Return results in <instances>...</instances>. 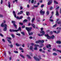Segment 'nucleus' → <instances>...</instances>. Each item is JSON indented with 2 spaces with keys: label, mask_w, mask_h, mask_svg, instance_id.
Returning a JSON list of instances; mask_svg holds the SVG:
<instances>
[{
  "label": "nucleus",
  "mask_w": 61,
  "mask_h": 61,
  "mask_svg": "<svg viewBox=\"0 0 61 61\" xmlns=\"http://www.w3.org/2000/svg\"><path fill=\"white\" fill-rule=\"evenodd\" d=\"M32 27H25V29L26 30H27L28 31L29 36H30V35H33V33L32 32L31 33L30 32H31V30L32 29Z\"/></svg>",
  "instance_id": "nucleus-1"
},
{
  "label": "nucleus",
  "mask_w": 61,
  "mask_h": 61,
  "mask_svg": "<svg viewBox=\"0 0 61 61\" xmlns=\"http://www.w3.org/2000/svg\"><path fill=\"white\" fill-rule=\"evenodd\" d=\"M40 33H41L42 34H38V35L40 36H44L45 34V32L44 31H42L40 32Z\"/></svg>",
  "instance_id": "nucleus-2"
},
{
  "label": "nucleus",
  "mask_w": 61,
  "mask_h": 61,
  "mask_svg": "<svg viewBox=\"0 0 61 61\" xmlns=\"http://www.w3.org/2000/svg\"><path fill=\"white\" fill-rule=\"evenodd\" d=\"M33 58L34 59L36 60V61H39L41 59V57L40 56L39 57V58H36V56L34 57Z\"/></svg>",
  "instance_id": "nucleus-3"
},
{
  "label": "nucleus",
  "mask_w": 61,
  "mask_h": 61,
  "mask_svg": "<svg viewBox=\"0 0 61 61\" xmlns=\"http://www.w3.org/2000/svg\"><path fill=\"white\" fill-rule=\"evenodd\" d=\"M45 11H43L42 10H41L40 11V14L41 15H43L45 14Z\"/></svg>",
  "instance_id": "nucleus-4"
},
{
  "label": "nucleus",
  "mask_w": 61,
  "mask_h": 61,
  "mask_svg": "<svg viewBox=\"0 0 61 61\" xmlns=\"http://www.w3.org/2000/svg\"><path fill=\"white\" fill-rule=\"evenodd\" d=\"M7 26V25H6V24H5L4 25V26H3L5 27V28H4L3 29V30H4V31H6Z\"/></svg>",
  "instance_id": "nucleus-5"
},
{
  "label": "nucleus",
  "mask_w": 61,
  "mask_h": 61,
  "mask_svg": "<svg viewBox=\"0 0 61 61\" xmlns=\"http://www.w3.org/2000/svg\"><path fill=\"white\" fill-rule=\"evenodd\" d=\"M11 22L12 23H13V25L14 26H15V27L16 28H17V27H16V25L15 24V21L12 20Z\"/></svg>",
  "instance_id": "nucleus-6"
},
{
  "label": "nucleus",
  "mask_w": 61,
  "mask_h": 61,
  "mask_svg": "<svg viewBox=\"0 0 61 61\" xmlns=\"http://www.w3.org/2000/svg\"><path fill=\"white\" fill-rule=\"evenodd\" d=\"M48 3L47 5H51V4H52V0H48Z\"/></svg>",
  "instance_id": "nucleus-7"
},
{
  "label": "nucleus",
  "mask_w": 61,
  "mask_h": 61,
  "mask_svg": "<svg viewBox=\"0 0 61 61\" xmlns=\"http://www.w3.org/2000/svg\"><path fill=\"white\" fill-rule=\"evenodd\" d=\"M45 36H46L47 38V39H51V37L49 36V35H48V34H46L45 35Z\"/></svg>",
  "instance_id": "nucleus-8"
},
{
  "label": "nucleus",
  "mask_w": 61,
  "mask_h": 61,
  "mask_svg": "<svg viewBox=\"0 0 61 61\" xmlns=\"http://www.w3.org/2000/svg\"><path fill=\"white\" fill-rule=\"evenodd\" d=\"M10 32H18V30H11L10 29Z\"/></svg>",
  "instance_id": "nucleus-9"
},
{
  "label": "nucleus",
  "mask_w": 61,
  "mask_h": 61,
  "mask_svg": "<svg viewBox=\"0 0 61 61\" xmlns=\"http://www.w3.org/2000/svg\"><path fill=\"white\" fill-rule=\"evenodd\" d=\"M4 22L2 23L1 25V26H2V27H3V26H4L5 25V20H4Z\"/></svg>",
  "instance_id": "nucleus-10"
},
{
  "label": "nucleus",
  "mask_w": 61,
  "mask_h": 61,
  "mask_svg": "<svg viewBox=\"0 0 61 61\" xmlns=\"http://www.w3.org/2000/svg\"><path fill=\"white\" fill-rule=\"evenodd\" d=\"M58 20H59V19H57V21L56 22V23H57L58 24H61V21H60L58 22Z\"/></svg>",
  "instance_id": "nucleus-11"
},
{
  "label": "nucleus",
  "mask_w": 61,
  "mask_h": 61,
  "mask_svg": "<svg viewBox=\"0 0 61 61\" xmlns=\"http://www.w3.org/2000/svg\"><path fill=\"white\" fill-rule=\"evenodd\" d=\"M13 15L14 16L15 18H16V14H15V11H13Z\"/></svg>",
  "instance_id": "nucleus-12"
},
{
  "label": "nucleus",
  "mask_w": 61,
  "mask_h": 61,
  "mask_svg": "<svg viewBox=\"0 0 61 61\" xmlns=\"http://www.w3.org/2000/svg\"><path fill=\"white\" fill-rule=\"evenodd\" d=\"M16 19H22V18H23V16H21L20 17H19L17 16L16 17Z\"/></svg>",
  "instance_id": "nucleus-13"
},
{
  "label": "nucleus",
  "mask_w": 61,
  "mask_h": 61,
  "mask_svg": "<svg viewBox=\"0 0 61 61\" xmlns=\"http://www.w3.org/2000/svg\"><path fill=\"white\" fill-rule=\"evenodd\" d=\"M56 15L57 16H58V15H59L58 12V11L57 10H56Z\"/></svg>",
  "instance_id": "nucleus-14"
},
{
  "label": "nucleus",
  "mask_w": 61,
  "mask_h": 61,
  "mask_svg": "<svg viewBox=\"0 0 61 61\" xmlns=\"http://www.w3.org/2000/svg\"><path fill=\"white\" fill-rule=\"evenodd\" d=\"M56 43L57 44H60L61 43V41H56Z\"/></svg>",
  "instance_id": "nucleus-15"
},
{
  "label": "nucleus",
  "mask_w": 61,
  "mask_h": 61,
  "mask_svg": "<svg viewBox=\"0 0 61 61\" xmlns=\"http://www.w3.org/2000/svg\"><path fill=\"white\" fill-rule=\"evenodd\" d=\"M8 6L9 8H10V7H11V4H10V2H8Z\"/></svg>",
  "instance_id": "nucleus-16"
},
{
  "label": "nucleus",
  "mask_w": 61,
  "mask_h": 61,
  "mask_svg": "<svg viewBox=\"0 0 61 61\" xmlns=\"http://www.w3.org/2000/svg\"><path fill=\"white\" fill-rule=\"evenodd\" d=\"M26 56L29 58V59H31V58H32L29 55H26Z\"/></svg>",
  "instance_id": "nucleus-17"
},
{
  "label": "nucleus",
  "mask_w": 61,
  "mask_h": 61,
  "mask_svg": "<svg viewBox=\"0 0 61 61\" xmlns=\"http://www.w3.org/2000/svg\"><path fill=\"white\" fill-rule=\"evenodd\" d=\"M51 45L50 44H49L47 45L46 46L47 48H49V47H51Z\"/></svg>",
  "instance_id": "nucleus-18"
},
{
  "label": "nucleus",
  "mask_w": 61,
  "mask_h": 61,
  "mask_svg": "<svg viewBox=\"0 0 61 61\" xmlns=\"http://www.w3.org/2000/svg\"><path fill=\"white\" fill-rule=\"evenodd\" d=\"M16 46H21V44H19L16 43Z\"/></svg>",
  "instance_id": "nucleus-19"
},
{
  "label": "nucleus",
  "mask_w": 61,
  "mask_h": 61,
  "mask_svg": "<svg viewBox=\"0 0 61 61\" xmlns=\"http://www.w3.org/2000/svg\"><path fill=\"white\" fill-rule=\"evenodd\" d=\"M40 43H44V41L43 40L42 41L41 40H40Z\"/></svg>",
  "instance_id": "nucleus-20"
},
{
  "label": "nucleus",
  "mask_w": 61,
  "mask_h": 61,
  "mask_svg": "<svg viewBox=\"0 0 61 61\" xmlns=\"http://www.w3.org/2000/svg\"><path fill=\"white\" fill-rule=\"evenodd\" d=\"M30 50H32V51H33V50H32V49H33V46H30Z\"/></svg>",
  "instance_id": "nucleus-21"
},
{
  "label": "nucleus",
  "mask_w": 61,
  "mask_h": 61,
  "mask_svg": "<svg viewBox=\"0 0 61 61\" xmlns=\"http://www.w3.org/2000/svg\"><path fill=\"white\" fill-rule=\"evenodd\" d=\"M40 43V40H39L38 41H36V42H35V43L36 44H38V43Z\"/></svg>",
  "instance_id": "nucleus-22"
},
{
  "label": "nucleus",
  "mask_w": 61,
  "mask_h": 61,
  "mask_svg": "<svg viewBox=\"0 0 61 61\" xmlns=\"http://www.w3.org/2000/svg\"><path fill=\"white\" fill-rule=\"evenodd\" d=\"M51 37V39H54L55 37V36L54 35H52Z\"/></svg>",
  "instance_id": "nucleus-23"
},
{
  "label": "nucleus",
  "mask_w": 61,
  "mask_h": 61,
  "mask_svg": "<svg viewBox=\"0 0 61 61\" xmlns=\"http://www.w3.org/2000/svg\"><path fill=\"white\" fill-rule=\"evenodd\" d=\"M26 14L27 15H30L29 12L27 11L26 12Z\"/></svg>",
  "instance_id": "nucleus-24"
},
{
  "label": "nucleus",
  "mask_w": 61,
  "mask_h": 61,
  "mask_svg": "<svg viewBox=\"0 0 61 61\" xmlns=\"http://www.w3.org/2000/svg\"><path fill=\"white\" fill-rule=\"evenodd\" d=\"M20 56H21V57H22V58H25V57H24V56H23L21 54H20Z\"/></svg>",
  "instance_id": "nucleus-25"
},
{
  "label": "nucleus",
  "mask_w": 61,
  "mask_h": 61,
  "mask_svg": "<svg viewBox=\"0 0 61 61\" xmlns=\"http://www.w3.org/2000/svg\"><path fill=\"white\" fill-rule=\"evenodd\" d=\"M7 40H9H9H11V39H12V38H10V37H7Z\"/></svg>",
  "instance_id": "nucleus-26"
},
{
  "label": "nucleus",
  "mask_w": 61,
  "mask_h": 61,
  "mask_svg": "<svg viewBox=\"0 0 61 61\" xmlns=\"http://www.w3.org/2000/svg\"><path fill=\"white\" fill-rule=\"evenodd\" d=\"M27 22V20L25 19L24 21H23V22L24 23H25V22Z\"/></svg>",
  "instance_id": "nucleus-27"
},
{
  "label": "nucleus",
  "mask_w": 61,
  "mask_h": 61,
  "mask_svg": "<svg viewBox=\"0 0 61 61\" xmlns=\"http://www.w3.org/2000/svg\"><path fill=\"white\" fill-rule=\"evenodd\" d=\"M53 55V56H56L57 55V54L56 53H53L52 54Z\"/></svg>",
  "instance_id": "nucleus-28"
},
{
  "label": "nucleus",
  "mask_w": 61,
  "mask_h": 61,
  "mask_svg": "<svg viewBox=\"0 0 61 61\" xmlns=\"http://www.w3.org/2000/svg\"><path fill=\"white\" fill-rule=\"evenodd\" d=\"M54 3H55V4H58V2H57L56 1V0H54Z\"/></svg>",
  "instance_id": "nucleus-29"
},
{
  "label": "nucleus",
  "mask_w": 61,
  "mask_h": 61,
  "mask_svg": "<svg viewBox=\"0 0 61 61\" xmlns=\"http://www.w3.org/2000/svg\"><path fill=\"white\" fill-rule=\"evenodd\" d=\"M46 14L47 15H48L49 14V11L48 10H47L46 12Z\"/></svg>",
  "instance_id": "nucleus-30"
},
{
  "label": "nucleus",
  "mask_w": 61,
  "mask_h": 61,
  "mask_svg": "<svg viewBox=\"0 0 61 61\" xmlns=\"http://www.w3.org/2000/svg\"><path fill=\"white\" fill-rule=\"evenodd\" d=\"M34 46L35 47H38V46H39V45H38L35 44L34 45Z\"/></svg>",
  "instance_id": "nucleus-31"
},
{
  "label": "nucleus",
  "mask_w": 61,
  "mask_h": 61,
  "mask_svg": "<svg viewBox=\"0 0 61 61\" xmlns=\"http://www.w3.org/2000/svg\"><path fill=\"white\" fill-rule=\"evenodd\" d=\"M18 30V31H19V30L20 31H21V27H19V29H18V30Z\"/></svg>",
  "instance_id": "nucleus-32"
},
{
  "label": "nucleus",
  "mask_w": 61,
  "mask_h": 61,
  "mask_svg": "<svg viewBox=\"0 0 61 61\" xmlns=\"http://www.w3.org/2000/svg\"><path fill=\"white\" fill-rule=\"evenodd\" d=\"M35 18H33L32 20H31L32 22H33L34 21V20H35Z\"/></svg>",
  "instance_id": "nucleus-33"
},
{
  "label": "nucleus",
  "mask_w": 61,
  "mask_h": 61,
  "mask_svg": "<svg viewBox=\"0 0 61 61\" xmlns=\"http://www.w3.org/2000/svg\"><path fill=\"white\" fill-rule=\"evenodd\" d=\"M29 54L30 56H33V54H32V53L31 52H30L29 53Z\"/></svg>",
  "instance_id": "nucleus-34"
},
{
  "label": "nucleus",
  "mask_w": 61,
  "mask_h": 61,
  "mask_svg": "<svg viewBox=\"0 0 61 61\" xmlns=\"http://www.w3.org/2000/svg\"><path fill=\"white\" fill-rule=\"evenodd\" d=\"M11 36L13 38H14L15 37V36H14V35L13 34H12L11 35Z\"/></svg>",
  "instance_id": "nucleus-35"
},
{
  "label": "nucleus",
  "mask_w": 61,
  "mask_h": 61,
  "mask_svg": "<svg viewBox=\"0 0 61 61\" xmlns=\"http://www.w3.org/2000/svg\"><path fill=\"white\" fill-rule=\"evenodd\" d=\"M7 41L9 42V43L10 44H11V41L9 40H7Z\"/></svg>",
  "instance_id": "nucleus-36"
},
{
  "label": "nucleus",
  "mask_w": 61,
  "mask_h": 61,
  "mask_svg": "<svg viewBox=\"0 0 61 61\" xmlns=\"http://www.w3.org/2000/svg\"><path fill=\"white\" fill-rule=\"evenodd\" d=\"M34 7H35L36 8H37L38 7V6L37 5H34L33 6Z\"/></svg>",
  "instance_id": "nucleus-37"
},
{
  "label": "nucleus",
  "mask_w": 61,
  "mask_h": 61,
  "mask_svg": "<svg viewBox=\"0 0 61 61\" xmlns=\"http://www.w3.org/2000/svg\"><path fill=\"white\" fill-rule=\"evenodd\" d=\"M57 29H58L59 30H61V28L58 27L57 28Z\"/></svg>",
  "instance_id": "nucleus-38"
},
{
  "label": "nucleus",
  "mask_w": 61,
  "mask_h": 61,
  "mask_svg": "<svg viewBox=\"0 0 61 61\" xmlns=\"http://www.w3.org/2000/svg\"><path fill=\"white\" fill-rule=\"evenodd\" d=\"M57 25L56 24L55 25H54L53 26V27H56V26Z\"/></svg>",
  "instance_id": "nucleus-39"
},
{
  "label": "nucleus",
  "mask_w": 61,
  "mask_h": 61,
  "mask_svg": "<svg viewBox=\"0 0 61 61\" xmlns=\"http://www.w3.org/2000/svg\"><path fill=\"white\" fill-rule=\"evenodd\" d=\"M34 49L35 50H37V47H35L34 48Z\"/></svg>",
  "instance_id": "nucleus-40"
},
{
  "label": "nucleus",
  "mask_w": 61,
  "mask_h": 61,
  "mask_svg": "<svg viewBox=\"0 0 61 61\" xmlns=\"http://www.w3.org/2000/svg\"><path fill=\"white\" fill-rule=\"evenodd\" d=\"M31 25L33 26V28H35V25H34V24H32Z\"/></svg>",
  "instance_id": "nucleus-41"
},
{
  "label": "nucleus",
  "mask_w": 61,
  "mask_h": 61,
  "mask_svg": "<svg viewBox=\"0 0 61 61\" xmlns=\"http://www.w3.org/2000/svg\"><path fill=\"white\" fill-rule=\"evenodd\" d=\"M21 34H22L23 35H25V32H21Z\"/></svg>",
  "instance_id": "nucleus-42"
},
{
  "label": "nucleus",
  "mask_w": 61,
  "mask_h": 61,
  "mask_svg": "<svg viewBox=\"0 0 61 61\" xmlns=\"http://www.w3.org/2000/svg\"><path fill=\"white\" fill-rule=\"evenodd\" d=\"M60 30H57V32H56V34H58V33H60Z\"/></svg>",
  "instance_id": "nucleus-43"
},
{
  "label": "nucleus",
  "mask_w": 61,
  "mask_h": 61,
  "mask_svg": "<svg viewBox=\"0 0 61 61\" xmlns=\"http://www.w3.org/2000/svg\"><path fill=\"white\" fill-rule=\"evenodd\" d=\"M14 52L15 53H18V52L17 51H14Z\"/></svg>",
  "instance_id": "nucleus-44"
},
{
  "label": "nucleus",
  "mask_w": 61,
  "mask_h": 61,
  "mask_svg": "<svg viewBox=\"0 0 61 61\" xmlns=\"http://www.w3.org/2000/svg\"><path fill=\"white\" fill-rule=\"evenodd\" d=\"M50 9L51 10H52V9H53V7H51L50 8Z\"/></svg>",
  "instance_id": "nucleus-45"
},
{
  "label": "nucleus",
  "mask_w": 61,
  "mask_h": 61,
  "mask_svg": "<svg viewBox=\"0 0 61 61\" xmlns=\"http://www.w3.org/2000/svg\"><path fill=\"white\" fill-rule=\"evenodd\" d=\"M19 24H20V25H23V23H21L20 22H19Z\"/></svg>",
  "instance_id": "nucleus-46"
},
{
  "label": "nucleus",
  "mask_w": 61,
  "mask_h": 61,
  "mask_svg": "<svg viewBox=\"0 0 61 61\" xmlns=\"http://www.w3.org/2000/svg\"><path fill=\"white\" fill-rule=\"evenodd\" d=\"M50 21H51V22H53V21H54L53 20H52L51 19H50Z\"/></svg>",
  "instance_id": "nucleus-47"
},
{
  "label": "nucleus",
  "mask_w": 61,
  "mask_h": 61,
  "mask_svg": "<svg viewBox=\"0 0 61 61\" xmlns=\"http://www.w3.org/2000/svg\"><path fill=\"white\" fill-rule=\"evenodd\" d=\"M34 0H32L31 3L32 4H33L34 3Z\"/></svg>",
  "instance_id": "nucleus-48"
},
{
  "label": "nucleus",
  "mask_w": 61,
  "mask_h": 61,
  "mask_svg": "<svg viewBox=\"0 0 61 61\" xmlns=\"http://www.w3.org/2000/svg\"><path fill=\"white\" fill-rule=\"evenodd\" d=\"M36 20L37 22H40V20H38V18H37Z\"/></svg>",
  "instance_id": "nucleus-49"
},
{
  "label": "nucleus",
  "mask_w": 61,
  "mask_h": 61,
  "mask_svg": "<svg viewBox=\"0 0 61 61\" xmlns=\"http://www.w3.org/2000/svg\"><path fill=\"white\" fill-rule=\"evenodd\" d=\"M3 0H1V1L0 2V3L1 4H3Z\"/></svg>",
  "instance_id": "nucleus-50"
},
{
  "label": "nucleus",
  "mask_w": 61,
  "mask_h": 61,
  "mask_svg": "<svg viewBox=\"0 0 61 61\" xmlns=\"http://www.w3.org/2000/svg\"><path fill=\"white\" fill-rule=\"evenodd\" d=\"M10 46L11 48H12V47H13V45H10Z\"/></svg>",
  "instance_id": "nucleus-51"
},
{
  "label": "nucleus",
  "mask_w": 61,
  "mask_h": 61,
  "mask_svg": "<svg viewBox=\"0 0 61 61\" xmlns=\"http://www.w3.org/2000/svg\"><path fill=\"white\" fill-rule=\"evenodd\" d=\"M0 36H2V37H4V36H3V35H2L1 34H0Z\"/></svg>",
  "instance_id": "nucleus-52"
},
{
  "label": "nucleus",
  "mask_w": 61,
  "mask_h": 61,
  "mask_svg": "<svg viewBox=\"0 0 61 61\" xmlns=\"http://www.w3.org/2000/svg\"><path fill=\"white\" fill-rule=\"evenodd\" d=\"M20 13H21V14H22L23 13V11L21 10L20 11Z\"/></svg>",
  "instance_id": "nucleus-53"
},
{
  "label": "nucleus",
  "mask_w": 61,
  "mask_h": 61,
  "mask_svg": "<svg viewBox=\"0 0 61 61\" xmlns=\"http://www.w3.org/2000/svg\"><path fill=\"white\" fill-rule=\"evenodd\" d=\"M16 35H17V36H20V34L19 33H17L16 34Z\"/></svg>",
  "instance_id": "nucleus-54"
},
{
  "label": "nucleus",
  "mask_w": 61,
  "mask_h": 61,
  "mask_svg": "<svg viewBox=\"0 0 61 61\" xmlns=\"http://www.w3.org/2000/svg\"><path fill=\"white\" fill-rule=\"evenodd\" d=\"M57 51H58V52H60V53H61V50H57Z\"/></svg>",
  "instance_id": "nucleus-55"
},
{
  "label": "nucleus",
  "mask_w": 61,
  "mask_h": 61,
  "mask_svg": "<svg viewBox=\"0 0 61 61\" xmlns=\"http://www.w3.org/2000/svg\"><path fill=\"white\" fill-rule=\"evenodd\" d=\"M44 5H41V7L42 8L43 7H44Z\"/></svg>",
  "instance_id": "nucleus-56"
},
{
  "label": "nucleus",
  "mask_w": 61,
  "mask_h": 61,
  "mask_svg": "<svg viewBox=\"0 0 61 61\" xmlns=\"http://www.w3.org/2000/svg\"><path fill=\"white\" fill-rule=\"evenodd\" d=\"M19 49L20 50H23V48H21V47H20L19 48Z\"/></svg>",
  "instance_id": "nucleus-57"
},
{
  "label": "nucleus",
  "mask_w": 61,
  "mask_h": 61,
  "mask_svg": "<svg viewBox=\"0 0 61 61\" xmlns=\"http://www.w3.org/2000/svg\"><path fill=\"white\" fill-rule=\"evenodd\" d=\"M53 51H55L56 50V49L55 48H54L53 49Z\"/></svg>",
  "instance_id": "nucleus-58"
},
{
  "label": "nucleus",
  "mask_w": 61,
  "mask_h": 61,
  "mask_svg": "<svg viewBox=\"0 0 61 61\" xmlns=\"http://www.w3.org/2000/svg\"><path fill=\"white\" fill-rule=\"evenodd\" d=\"M0 17H3V15H0Z\"/></svg>",
  "instance_id": "nucleus-59"
},
{
  "label": "nucleus",
  "mask_w": 61,
  "mask_h": 61,
  "mask_svg": "<svg viewBox=\"0 0 61 61\" xmlns=\"http://www.w3.org/2000/svg\"><path fill=\"white\" fill-rule=\"evenodd\" d=\"M27 19H28L29 20V21H30V18L29 17H28V18Z\"/></svg>",
  "instance_id": "nucleus-60"
},
{
  "label": "nucleus",
  "mask_w": 61,
  "mask_h": 61,
  "mask_svg": "<svg viewBox=\"0 0 61 61\" xmlns=\"http://www.w3.org/2000/svg\"><path fill=\"white\" fill-rule=\"evenodd\" d=\"M33 38V37L32 36H30V39H32Z\"/></svg>",
  "instance_id": "nucleus-61"
},
{
  "label": "nucleus",
  "mask_w": 61,
  "mask_h": 61,
  "mask_svg": "<svg viewBox=\"0 0 61 61\" xmlns=\"http://www.w3.org/2000/svg\"><path fill=\"white\" fill-rule=\"evenodd\" d=\"M2 40L4 42H5V41L4 39H3Z\"/></svg>",
  "instance_id": "nucleus-62"
},
{
  "label": "nucleus",
  "mask_w": 61,
  "mask_h": 61,
  "mask_svg": "<svg viewBox=\"0 0 61 61\" xmlns=\"http://www.w3.org/2000/svg\"><path fill=\"white\" fill-rule=\"evenodd\" d=\"M41 31H42L43 30V27L41 28Z\"/></svg>",
  "instance_id": "nucleus-63"
},
{
  "label": "nucleus",
  "mask_w": 61,
  "mask_h": 61,
  "mask_svg": "<svg viewBox=\"0 0 61 61\" xmlns=\"http://www.w3.org/2000/svg\"><path fill=\"white\" fill-rule=\"evenodd\" d=\"M59 8V6L57 8H56V9L57 10L58 9V8Z\"/></svg>",
  "instance_id": "nucleus-64"
}]
</instances>
